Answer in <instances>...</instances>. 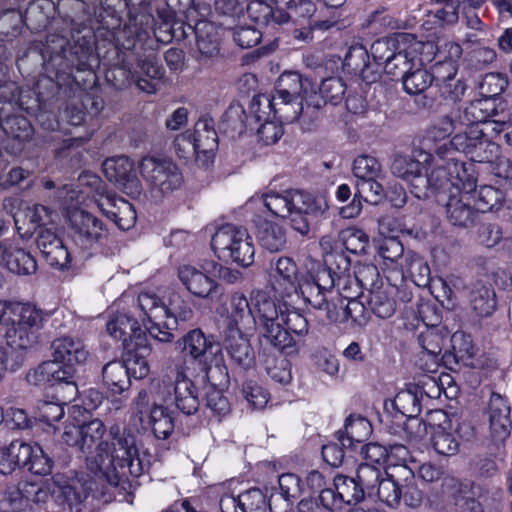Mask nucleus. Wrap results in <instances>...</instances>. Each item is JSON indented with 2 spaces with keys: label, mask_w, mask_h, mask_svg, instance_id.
Masks as SVG:
<instances>
[{
  "label": "nucleus",
  "mask_w": 512,
  "mask_h": 512,
  "mask_svg": "<svg viewBox=\"0 0 512 512\" xmlns=\"http://www.w3.org/2000/svg\"><path fill=\"white\" fill-rule=\"evenodd\" d=\"M106 433L104 423L93 419L82 425L81 451L86 453L87 469L95 476L107 479L110 484L117 485L115 475L117 468H128L131 474H137L134 461L138 460V450L134 436L114 425L109 430V438L103 440Z\"/></svg>",
  "instance_id": "1"
},
{
  "label": "nucleus",
  "mask_w": 512,
  "mask_h": 512,
  "mask_svg": "<svg viewBox=\"0 0 512 512\" xmlns=\"http://www.w3.org/2000/svg\"><path fill=\"white\" fill-rule=\"evenodd\" d=\"M316 285L304 283L302 285V298L304 302L315 310L324 313L325 319L331 323L344 322L351 319L354 323L362 325L366 321L365 306L357 300L360 293L355 290L346 293L343 288V299L337 298L334 293L335 279L330 268L319 271Z\"/></svg>",
  "instance_id": "2"
},
{
  "label": "nucleus",
  "mask_w": 512,
  "mask_h": 512,
  "mask_svg": "<svg viewBox=\"0 0 512 512\" xmlns=\"http://www.w3.org/2000/svg\"><path fill=\"white\" fill-rule=\"evenodd\" d=\"M253 199L260 200L273 215L290 218L293 229L301 235L309 232L308 215H317L328 209L323 197L299 190L268 191L255 195Z\"/></svg>",
  "instance_id": "3"
},
{
  "label": "nucleus",
  "mask_w": 512,
  "mask_h": 512,
  "mask_svg": "<svg viewBox=\"0 0 512 512\" xmlns=\"http://www.w3.org/2000/svg\"><path fill=\"white\" fill-rule=\"evenodd\" d=\"M452 151L464 153L475 162H488L497 155L498 144L487 140L480 126L459 125L448 142L434 148V153L440 160H444Z\"/></svg>",
  "instance_id": "4"
},
{
  "label": "nucleus",
  "mask_w": 512,
  "mask_h": 512,
  "mask_svg": "<svg viewBox=\"0 0 512 512\" xmlns=\"http://www.w3.org/2000/svg\"><path fill=\"white\" fill-rule=\"evenodd\" d=\"M255 324L259 323L262 336L268 343L279 350L295 346V341L286 330L281 328V307L263 290L252 291L250 295Z\"/></svg>",
  "instance_id": "5"
},
{
  "label": "nucleus",
  "mask_w": 512,
  "mask_h": 512,
  "mask_svg": "<svg viewBox=\"0 0 512 512\" xmlns=\"http://www.w3.org/2000/svg\"><path fill=\"white\" fill-rule=\"evenodd\" d=\"M43 312L30 303L13 301L10 314L6 320L7 348L24 350L36 342V332L42 327Z\"/></svg>",
  "instance_id": "6"
},
{
  "label": "nucleus",
  "mask_w": 512,
  "mask_h": 512,
  "mask_svg": "<svg viewBox=\"0 0 512 512\" xmlns=\"http://www.w3.org/2000/svg\"><path fill=\"white\" fill-rule=\"evenodd\" d=\"M27 468L37 475H46L52 468V460L37 445L17 439L0 447V473L11 475Z\"/></svg>",
  "instance_id": "7"
},
{
  "label": "nucleus",
  "mask_w": 512,
  "mask_h": 512,
  "mask_svg": "<svg viewBox=\"0 0 512 512\" xmlns=\"http://www.w3.org/2000/svg\"><path fill=\"white\" fill-rule=\"evenodd\" d=\"M211 246L219 259L231 260L243 267L254 261L253 240L244 228L232 224L220 227L212 236Z\"/></svg>",
  "instance_id": "8"
},
{
  "label": "nucleus",
  "mask_w": 512,
  "mask_h": 512,
  "mask_svg": "<svg viewBox=\"0 0 512 512\" xmlns=\"http://www.w3.org/2000/svg\"><path fill=\"white\" fill-rule=\"evenodd\" d=\"M327 268L325 265H317L314 271L299 276L297 264L290 257H279L275 262L271 263L269 269V281L273 290L283 299L292 295L302 296V285L304 283H314L319 271ZM318 288V285H315Z\"/></svg>",
  "instance_id": "9"
},
{
  "label": "nucleus",
  "mask_w": 512,
  "mask_h": 512,
  "mask_svg": "<svg viewBox=\"0 0 512 512\" xmlns=\"http://www.w3.org/2000/svg\"><path fill=\"white\" fill-rule=\"evenodd\" d=\"M432 42H422L413 34L407 33L400 39L397 51L384 67L386 74L392 77H403L413 67L423 66L431 61Z\"/></svg>",
  "instance_id": "10"
},
{
  "label": "nucleus",
  "mask_w": 512,
  "mask_h": 512,
  "mask_svg": "<svg viewBox=\"0 0 512 512\" xmlns=\"http://www.w3.org/2000/svg\"><path fill=\"white\" fill-rule=\"evenodd\" d=\"M305 89L300 74L297 72H284L280 75L275 88L274 113L286 122H293L299 118L303 111L302 90Z\"/></svg>",
  "instance_id": "11"
},
{
  "label": "nucleus",
  "mask_w": 512,
  "mask_h": 512,
  "mask_svg": "<svg viewBox=\"0 0 512 512\" xmlns=\"http://www.w3.org/2000/svg\"><path fill=\"white\" fill-rule=\"evenodd\" d=\"M139 170L151 191L158 195L172 193L183 183L180 169L169 159L144 157L139 163Z\"/></svg>",
  "instance_id": "12"
},
{
  "label": "nucleus",
  "mask_w": 512,
  "mask_h": 512,
  "mask_svg": "<svg viewBox=\"0 0 512 512\" xmlns=\"http://www.w3.org/2000/svg\"><path fill=\"white\" fill-rule=\"evenodd\" d=\"M137 304L149 334L160 342H170L173 339V333L165 330L163 325L167 317L165 295L161 297L158 292L152 290L142 291L138 295Z\"/></svg>",
  "instance_id": "13"
},
{
  "label": "nucleus",
  "mask_w": 512,
  "mask_h": 512,
  "mask_svg": "<svg viewBox=\"0 0 512 512\" xmlns=\"http://www.w3.org/2000/svg\"><path fill=\"white\" fill-rule=\"evenodd\" d=\"M158 398L164 402L170 400L172 395L176 407L185 415L194 414L199 407V400L193 382L182 368L177 369L173 382L162 380L158 386Z\"/></svg>",
  "instance_id": "14"
},
{
  "label": "nucleus",
  "mask_w": 512,
  "mask_h": 512,
  "mask_svg": "<svg viewBox=\"0 0 512 512\" xmlns=\"http://www.w3.org/2000/svg\"><path fill=\"white\" fill-rule=\"evenodd\" d=\"M69 220L73 229V240L83 250L95 248L107 237L103 223L83 209L75 208L69 212Z\"/></svg>",
  "instance_id": "15"
},
{
  "label": "nucleus",
  "mask_w": 512,
  "mask_h": 512,
  "mask_svg": "<svg viewBox=\"0 0 512 512\" xmlns=\"http://www.w3.org/2000/svg\"><path fill=\"white\" fill-rule=\"evenodd\" d=\"M106 178L130 196H138L141 186L134 163L126 156L108 158L102 164Z\"/></svg>",
  "instance_id": "16"
},
{
  "label": "nucleus",
  "mask_w": 512,
  "mask_h": 512,
  "mask_svg": "<svg viewBox=\"0 0 512 512\" xmlns=\"http://www.w3.org/2000/svg\"><path fill=\"white\" fill-rule=\"evenodd\" d=\"M37 247L47 263L57 269H65L70 263V253L56 232V227L43 228L37 236Z\"/></svg>",
  "instance_id": "17"
},
{
  "label": "nucleus",
  "mask_w": 512,
  "mask_h": 512,
  "mask_svg": "<svg viewBox=\"0 0 512 512\" xmlns=\"http://www.w3.org/2000/svg\"><path fill=\"white\" fill-rule=\"evenodd\" d=\"M178 278L193 296L212 299L221 294L220 286L203 271L192 265H182L178 269Z\"/></svg>",
  "instance_id": "18"
},
{
  "label": "nucleus",
  "mask_w": 512,
  "mask_h": 512,
  "mask_svg": "<svg viewBox=\"0 0 512 512\" xmlns=\"http://www.w3.org/2000/svg\"><path fill=\"white\" fill-rule=\"evenodd\" d=\"M231 330L249 331L255 328L251 301L243 294L235 293L231 296L229 303L221 312Z\"/></svg>",
  "instance_id": "19"
},
{
  "label": "nucleus",
  "mask_w": 512,
  "mask_h": 512,
  "mask_svg": "<svg viewBox=\"0 0 512 512\" xmlns=\"http://www.w3.org/2000/svg\"><path fill=\"white\" fill-rule=\"evenodd\" d=\"M107 332L114 339L121 341L124 348L129 344H143L147 342L137 320L126 313H118L110 318L107 323Z\"/></svg>",
  "instance_id": "20"
},
{
  "label": "nucleus",
  "mask_w": 512,
  "mask_h": 512,
  "mask_svg": "<svg viewBox=\"0 0 512 512\" xmlns=\"http://www.w3.org/2000/svg\"><path fill=\"white\" fill-rule=\"evenodd\" d=\"M194 145L199 149L200 165L208 166L214 158V152L218 146V137L214 127V121L207 117L200 118L191 132Z\"/></svg>",
  "instance_id": "21"
},
{
  "label": "nucleus",
  "mask_w": 512,
  "mask_h": 512,
  "mask_svg": "<svg viewBox=\"0 0 512 512\" xmlns=\"http://www.w3.org/2000/svg\"><path fill=\"white\" fill-rule=\"evenodd\" d=\"M207 380L211 386L206 392V406L216 415L223 417L230 412V404L222 391L216 386L224 385L227 382L226 368L221 365L208 367L206 369Z\"/></svg>",
  "instance_id": "22"
},
{
  "label": "nucleus",
  "mask_w": 512,
  "mask_h": 512,
  "mask_svg": "<svg viewBox=\"0 0 512 512\" xmlns=\"http://www.w3.org/2000/svg\"><path fill=\"white\" fill-rule=\"evenodd\" d=\"M53 360L62 365L78 366L83 364L89 352L78 339L69 336L59 337L51 344Z\"/></svg>",
  "instance_id": "23"
},
{
  "label": "nucleus",
  "mask_w": 512,
  "mask_h": 512,
  "mask_svg": "<svg viewBox=\"0 0 512 512\" xmlns=\"http://www.w3.org/2000/svg\"><path fill=\"white\" fill-rule=\"evenodd\" d=\"M54 213L43 205L25 206L17 211L13 218L15 225L20 232L23 226L28 225L25 234H32L37 229L50 228L55 226Z\"/></svg>",
  "instance_id": "24"
},
{
  "label": "nucleus",
  "mask_w": 512,
  "mask_h": 512,
  "mask_svg": "<svg viewBox=\"0 0 512 512\" xmlns=\"http://www.w3.org/2000/svg\"><path fill=\"white\" fill-rule=\"evenodd\" d=\"M488 417L492 437L496 441H504L510 434V407L499 394H492L489 399Z\"/></svg>",
  "instance_id": "25"
},
{
  "label": "nucleus",
  "mask_w": 512,
  "mask_h": 512,
  "mask_svg": "<svg viewBox=\"0 0 512 512\" xmlns=\"http://www.w3.org/2000/svg\"><path fill=\"white\" fill-rule=\"evenodd\" d=\"M163 73L159 60L155 56L149 55L139 59L134 71L131 72V77L139 89L147 93H154Z\"/></svg>",
  "instance_id": "26"
},
{
  "label": "nucleus",
  "mask_w": 512,
  "mask_h": 512,
  "mask_svg": "<svg viewBox=\"0 0 512 512\" xmlns=\"http://www.w3.org/2000/svg\"><path fill=\"white\" fill-rule=\"evenodd\" d=\"M435 47L431 54V60L435 59L434 73L440 77H449L456 75L458 71V61L462 55V47L453 41H443Z\"/></svg>",
  "instance_id": "27"
},
{
  "label": "nucleus",
  "mask_w": 512,
  "mask_h": 512,
  "mask_svg": "<svg viewBox=\"0 0 512 512\" xmlns=\"http://www.w3.org/2000/svg\"><path fill=\"white\" fill-rule=\"evenodd\" d=\"M75 367L71 365H62L55 360L43 362L34 370L31 377L36 385L51 383L60 387L74 380Z\"/></svg>",
  "instance_id": "28"
},
{
  "label": "nucleus",
  "mask_w": 512,
  "mask_h": 512,
  "mask_svg": "<svg viewBox=\"0 0 512 512\" xmlns=\"http://www.w3.org/2000/svg\"><path fill=\"white\" fill-rule=\"evenodd\" d=\"M225 348L230 358L240 368L248 370L254 366L255 353L250 341L239 330H231L225 339Z\"/></svg>",
  "instance_id": "29"
},
{
  "label": "nucleus",
  "mask_w": 512,
  "mask_h": 512,
  "mask_svg": "<svg viewBox=\"0 0 512 512\" xmlns=\"http://www.w3.org/2000/svg\"><path fill=\"white\" fill-rule=\"evenodd\" d=\"M471 200L469 192L454 193L450 191L445 208L447 218L453 225L465 227L472 223L474 211L471 207Z\"/></svg>",
  "instance_id": "30"
},
{
  "label": "nucleus",
  "mask_w": 512,
  "mask_h": 512,
  "mask_svg": "<svg viewBox=\"0 0 512 512\" xmlns=\"http://www.w3.org/2000/svg\"><path fill=\"white\" fill-rule=\"evenodd\" d=\"M176 345L181 352L193 359H200L208 352L213 353L214 348H216V352L219 350L218 345L212 339L206 337L200 329L191 330L181 340L177 341Z\"/></svg>",
  "instance_id": "31"
},
{
  "label": "nucleus",
  "mask_w": 512,
  "mask_h": 512,
  "mask_svg": "<svg viewBox=\"0 0 512 512\" xmlns=\"http://www.w3.org/2000/svg\"><path fill=\"white\" fill-rule=\"evenodd\" d=\"M80 186H86L96 193V204L100 211L106 217L110 218L112 215H115V212L118 207V203L120 201H126L123 198L116 197L111 192L100 191L99 188L101 186V180L98 176L91 173H84L79 177Z\"/></svg>",
  "instance_id": "32"
},
{
  "label": "nucleus",
  "mask_w": 512,
  "mask_h": 512,
  "mask_svg": "<svg viewBox=\"0 0 512 512\" xmlns=\"http://www.w3.org/2000/svg\"><path fill=\"white\" fill-rule=\"evenodd\" d=\"M165 310L167 317L163 323L164 329L172 333L177 327L178 320L187 321L192 317V309L184 301L179 293L169 291L165 295Z\"/></svg>",
  "instance_id": "33"
},
{
  "label": "nucleus",
  "mask_w": 512,
  "mask_h": 512,
  "mask_svg": "<svg viewBox=\"0 0 512 512\" xmlns=\"http://www.w3.org/2000/svg\"><path fill=\"white\" fill-rule=\"evenodd\" d=\"M495 110L492 99L480 98L471 101L459 114V125L480 126L494 114Z\"/></svg>",
  "instance_id": "34"
},
{
  "label": "nucleus",
  "mask_w": 512,
  "mask_h": 512,
  "mask_svg": "<svg viewBox=\"0 0 512 512\" xmlns=\"http://www.w3.org/2000/svg\"><path fill=\"white\" fill-rule=\"evenodd\" d=\"M124 365L130 376L136 379H143L149 374V364L146 357L150 353V348L146 342L143 344H129Z\"/></svg>",
  "instance_id": "35"
},
{
  "label": "nucleus",
  "mask_w": 512,
  "mask_h": 512,
  "mask_svg": "<svg viewBox=\"0 0 512 512\" xmlns=\"http://www.w3.org/2000/svg\"><path fill=\"white\" fill-rule=\"evenodd\" d=\"M446 158L447 169L449 170L450 189L454 193H472L477 185L473 173L468 172L463 162L448 156Z\"/></svg>",
  "instance_id": "36"
},
{
  "label": "nucleus",
  "mask_w": 512,
  "mask_h": 512,
  "mask_svg": "<svg viewBox=\"0 0 512 512\" xmlns=\"http://www.w3.org/2000/svg\"><path fill=\"white\" fill-rule=\"evenodd\" d=\"M197 47L200 54L212 58L219 53V31L211 22L201 21L195 26Z\"/></svg>",
  "instance_id": "37"
},
{
  "label": "nucleus",
  "mask_w": 512,
  "mask_h": 512,
  "mask_svg": "<svg viewBox=\"0 0 512 512\" xmlns=\"http://www.w3.org/2000/svg\"><path fill=\"white\" fill-rule=\"evenodd\" d=\"M221 508L239 507L242 512H255L262 509L266 505V497L260 489L253 488L242 494L237 498L226 497L220 502Z\"/></svg>",
  "instance_id": "38"
},
{
  "label": "nucleus",
  "mask_w": 512,
  "mask_h": 512,
  "mask_svg": "<svg viewBox=\"0 0 512 512\" xmlns=\"http://www.w3.org/2000/svg\"><path fill=\"white\" fill-rule=\"evenodd\" d=\"M3 265L19 275H30L37 270L35 259L25 250L12 245H8V253L5 255Z\"/></svg>",
  "instance_id": "39"
},
{
  "label": "nucleus",
  "mask_w": 512,
  "mask_h": 512,
  "mask_svg": "<svg viewBox=\"0 0 512 512\" xmlns=\"http://www.w3.org/2000/svg\"><path fill=\"white\" fill-rule=\"evenodd\" d=\"M371 433L369 421L361 416H350L346 420L345 435L338 432V441L342 446H351L354 442L364 441Z\"/></svg>",
  "instance_id": "40"
},
{
  "label": "nucleus",
  "mask_w": 512,
  "mask_h": 512,
  "mask_svg": "<svg viewBox=\"0 0 512 512\" xmlns=\"http://www.w3.org/2000/svg\"><path fill=\"white\" fill-rule=\"evenodd\" d=\"M394 289L377 287L370 291L368 304L372 312L382 319L390 318L396 310V302L391 297Z\"/></svg>",
  "instance_id": "41"
},
{
  "label": "nucleus",
  "mask_w": 512,
  "mask_h": 512,
  "mask_svg": "<svg viewBox=\"0 0 512 512\" xmlns=\"http://www.w3.org/2000/svg\"><path fill=\"white\" fill-rule=\"evenodd\" d=\"M103 380L107 387L114 393H121L130 383V375L120 361H113L106 364L102 371Z\"/></svg>",
  "instance_id": "42"
},
{
  "label": "nucleus",
  "mask_w": 512,
  "mask_h": 512,
  "mask_svg": "<svg viewBox=\"0 0 512 512\" xmlns=\"http://www.w3.org/2000/svg\"><path fill=\"white\" fill-rule=\"evenodd\" d=\"M407 33H395L391 36L376 40L370 48V54L374 62L383 69L389 59L397 51L400 39L404 38Z\"/></svg>",
  "instance_id": "43"
},
{
  "label": "nucleus",
  "mask_w": 512,
  "mask_h": 512,
  "mask_svg": "<svg viewBox=\"0 0 512 512\" xmlns=\"http://www.w3.org/2000/svg\"><path fill=\"white\" fill-rule=\"evenodd\" d=\"M258 237L261 245L271 252L280 251L286 244L285 230L272 222H264L260 226Z\"/></svg>",
  "instance_id": "44"
},
{
  "label": "nucleus",
  "mask_w": 512,
  "mask_h": 512,
  "mask_svg": "<svg viewBox=\"0 0 512 512\" xmlns=\"http://www.w3.org/2000/svg\"><path fill=\"white\" fill-rule=\"evenodd\" d=\"M404 90L411 94L416 95L424 92L429 88L435 80L434 72L431 74L428 70L422 68V66L413 67L403 77Z\"/></svg>",
  "instance_id": "45"
},
{
  "label": "nucleus",
  "mask_w": 512,
  "mask_h": 512,
  "mask_svg": "<svg viewBox=\"0 0 512 512\" xmlns=\"http://www.w3.org/2000/svg\"><path fill=\"white\" fill-rule=\"evenodd\" d=\"M470 302L477 315L489 316L496 307L495 292L490 286L481 285L472 291Z\"/></svg>",
  "instance_id": "46"
},
{
  "label": "nucleus",
  "mask_w": 512,
  "mask_h": 512,
  "mask_svg": "<svg viewBox=\"0 0 512 512\" xmlns=\"http://www.w3.org/2000/svg\"><path fill=\"white\" fill-rule=\"evenodd\" d=\"M333 486L343 506L356 504L363 498V488L352 478L337 475L334 477Z\"/></svg>",
  "instance_id": "47"
},
{
  "label": "nucleus",
  "mask_w": 512,
  "mask_h": 512,
  "mask_svg": "<svg viewBox=\"0 0 512 512\" xmlns=\"http://www.w3.org/2000/svg\"><path fill=\"white\" fill-rule=\"evenodd\" d=\"M404 261L403 272L410 277L415 285L425 286L430 276V268L426 261L416 254H407Z\"/></svg>",
  "instance_id": "48"
},
{
  "label": "nucleus",
  "mask_w": 512,
  "mask_h": 512,
  "mask_svg": "<svg viewBox=\"0 0 512 512\" xmlns=\"http://www.w3.org/2000/svg\"><path fill=\"white\" fill-rule=\"evenodd\" d=\"M352 171L356 181L383 178L381 164L375 157L369 155L358 156L353 162Z\"/></svg>",
  "instance_id": "49"
},
{
  "label": "nucleus",
  "mask_w": 512,
  "mask_h": 512,
  "mask_svg": "<svg viewBox=\"0 0 512 512\" xmlns=\"http://www.w3.org/2000/svg\"><path fill=\"white\" fill-rule=\"evenodd\" d=\"M149 423L159 439H166L174 429V422L167 410L160 405H154L149 413Z\"/></svg>",
  "instance_id": "50"
},
{
  "label": "nucleus",
  "mask_w": 512,
  "mask_h": 512,
  "mask_svg": "<svg viewBox=\"0 0 512 512\" xmlns=\"http://www.w3.org/2000/svg\"><path fill=\"white\" fill-rule=\"evenodd\" d=\"M379 271L377 267L371 263L359 264L356 267L353 279H348L354 285L356 293H361V289H376L379 280Z\"/></svg>",
  "instance_id": "51"
},
{
  "label": "nucleus",
  "mask_w": 512,
  "mask_h": 512,
  "mask_svg": "<svg viewBox=\"0 0 512 512\" xmlns=\"http://www.w3.org/2000/svg\"><path fill=\"white\" fill-rule=\"evenodd\" d=\"M153 17L146 11V8L141 7L140 11L129 10L128 20L124 25V30L128 37L140 38L143 34L147 33V29L151 26Z\"/></svg>",
  "instance_id": "52"
},
{
  "label": "nucleus",
  "mask_w": 512,
  "mask_h": 512,
  "mask_svg": "<svg viewBox=\"0 0 512 512\" xmlns=\"http://www.w3.org/2000/svg\"><path fill=\"white\" fill-rule=\"evenodd\" d=\"M459 128V120H453L449 116H442L433 121L427 132V140L435 143V148L439 146L438 142L446 140Z\"/></svg>",
  "instance_id": "53"
},
{
  "label": "nucleus",
  "mask_w": 512,
  "mask_h": 512,
  "mask_svg": "<svg viewBox=\"0 0 512 512\" xmlns=\"http://www.w3.org/2000/svg\"><path fill=\"white\" fill-rule=\"evenodd\" d=\"M431 443L434 450L443 456L455 455L460 445L453 433L446 431L440 426L434 429Z\"/></svg>",
  "instance_id": "54"
},
{
  "label": "nucleus",
  "mask_w": 512,
  "mask_h": 512,
  "mask_svg": "<svg viewBox=\"0 0 512 512\" xmlns=\"http://www.w3.org/2000/svg\"><path fill=\"white\" fill-rule=\"evenodd\" d=\"M456 75H450L449 77H440L437 73H434L436 85L440 92V95L450 101H458L462 98L465 93L466 86L460 79L455 78Z\"/></svg>",
  "instance_id": "55"
},
{
  "label": "nucleus",
  "mask_w": 512,
  "mask_h": 512,
  "mask_svg": "<svg viewBox=\"0 0 512 512\" xmlns=\"http://www.w3.org/2000/svg\"><path fill=\"white\" fill-rule=\"evenodd\" d=\"M279 487L281 494L280 496H272L269 501V508L271 512H277L276 507H274V504L277 500H279L281 497L284 498L286 507L289 506L288 501L290 498H295L300 493V479L297 475L292 473H286L282 474L279 477Z\"/></svg>",
  "instance_id": "56"
},
{
  "label": "nucleus",
  "mask_w": 512,
  "mask_h": 512,
  "mask_svg": "<svg viewBox=\"0 0 512 512\" xmlns=\"http://www.w3.org/2000/svg\"><path fill=\"white\" fill-rule=\"evenodd\" d=\"M445 336L436 328H426L418 335V343L422 348L424 355H432L435 361V355L441 354Z\"/></svg>",
  "instance_id": "57"
},
{
  "label": "nucleus",
  "mask_w": 512,
  "mask_h": 512,
  "mask_svg": "<svg viewBox=\"0 0 512 512\" xmlns=\"http://www.w3.org/2000/svg\"><path fill=\"white\" fill-rule=\"evenodd\" d=\"M45 485L50 496H54L58 500L71 501L75 497L74 486L64 474H55L51 479L46 480Z\"/></svg>",
  "instance_id": "58"
},
{
  "label": "nucleus",
  "mask_w": 512,
  "mask_h": 512,
  "mask_svg": "<svg viewBox=\"0 0 512 512\" xmlns=\"http://www.w3.org/2000/svg\"><path fill=\"white\" fill-rule=\"evenodd\" d=\"M374 494L387 506L396 507L401 501L402 489L392 478L386 477L380 480Z\"/></svg>",
  "instance_id": "59"
},
{
  "label": "nucleus",
  "mask_w": 512,
  "mask_h": 512,
  "mask_svg": "<svg viewBox=\"0 0 512 512\" xmlns=\"http://www.w3.org/2000/svg\"><path fill=\"white\" fill-rule=\"evenodd\" d=\"M340 239L346 250L354 254L365 252L369 240L368 236L356 227L342 230Z\"/></svg>",
  "instance_id": "60"
},
{
  "label": "nucleus",
  "mask_w": 512,
  "mask_h": 512,
  "mask_svg": "<svg viewBox=\"0 0 512 512\" xmlns=\"http://www.w3.org/2000/svg\"><path fill=\"white\" fill-rule=\"evenodd\" d=\"M422 170L423 165L420 161L402 155L396 156L391 166L392 173L406 181H409L417 173L422 172Z\"/></svg>",
  "instance_id": "61"
},
{
  "label": "nucleus",
  "mask_w": 512,
  "mask_h": 512,
  "mask_svg": "<svg viewBox=\"0 0 512 512\" xmlns=\"http://www.w3.org/2000/svg\"><path fill=\"white\" fill-rule=\"evenodd\" d=\"M382 178L372 180L356 181V196H359L365 202L377 204L384 197V188L380 183Z\"/></svg>",
  "instance_id": "62"
},
{
  "label": "nucleus",
  "mask_w": 512,
  "mask_h": 512,
  "mask_svg": "<svg viewBox=\"0 0 512 512\" xmlns=\"http://www.w3.org/2000/svg\"><path fill=\"white\" fill-rule=\"evenodd\" d=\"M378 467L370 463H363L358 467L357 479L358 485L366 491L369 496L374 495L376 486L382 479Z\"/></svg>",
  "instance_id": "63"
},
{
  "label": "nucleus",
  "mask_w": 512,
  "mask_h": 512,
  "mask_svg": "<svg viewBox=\"0 0 512 512\" xmlns=\"http://www.w3.org/2000/svg\"><path fill=\"white\" fill-rule=\"evenodd\" d=\"M394 408L403 416H416L420 411L419 400L415 393L410 390L399 391L392 402Z\"/></svg>",
  "instance_id": "64"
}]
</instances>
